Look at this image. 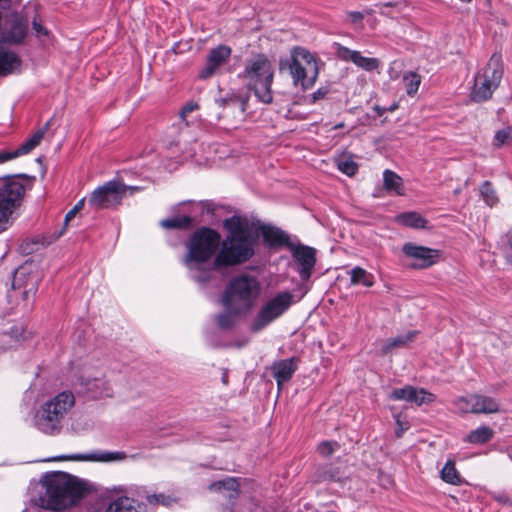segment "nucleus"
Returning a JSON list of instances; mask_svg holds the SVG:
<instances>
[{
	"mask_svg": "<svg viewBox=\"0 0 512 512\" xmlns=\"http://www.w3.org/2000/svg\"><path fill=\"white\" fill-rule=\"evenodd\" d=\"M192 218L189 216H177L160 221V226L165 229H185L190 227Z\"/></svg>",
	"mask_w": 512,
	"mask_h": 512,
	"instance_id": "nucleus-34",
	"label": "nucleus"
},
{
	"mask_svg": "<svg viewBox=\"0 0 512 512\" xmlns=\"http://www.w3.org/2000/svg\"><path fill=\"white\" fill-rule=\"evenodd\" d=\"M245 77L255 96L264 104L273 101L271 86L274 78V69L271 62L263 54L251 58L245 67Z\"/></svg>",
	"mask_w": 512,
	"mask_h": 512,
	"instance_id": "nucleus-7",
	"label": "nucleus"
},
{
	"mask_svg": "<svg viewBox=\"0 0 512 512\" xmlns=\"http://www.w3.org/2000/svg\"><path fill=\"white\" fill-rule=\"evenodd\" d=\"M80 384L85 390L93 395V397H110L112 388L109 383L102 377H90L82 374L79 378Z\"/></svg>",
	"mask_w": 512,
	"mask_h": 512,
	"instance_id": "nucleus-19",
	"label": "nucleus"
},
{
	"mask_svg": "<svg viewBox=\"0 0 512 512\" xmlns=\"http://www.w3.org/2000/svg\"><path fill=\"white\" fill-rule=\"evenodd\" d=\"M128 190L133 192L139 190V188L137 186L128 187L114 180L108 181L91 193L88 204L96 210L111 208L121 203Z\"/></svg>",
	"mask_w": 512,
	"mask_h": 512,
	"instance_id": "nucleus-10",
	"label": "nucleus"
},
{
	"mask_svg": "<svg viewBox=\"0 0 512 512\" xmlns=\"http://www.w3.org/2000/svg\"><path fill=\"white\" fill-rule=\"evenodd\" d=\"M472 399V394L468 396H460L453 400V405L455 410L458 413L467 414L472 413V409H474L473 404L474 401Z\"/></svg>",
	"mask_w": 512,
	"mask_h": 512,
	"instance_id": "nucleus-38",
	"label": "nucleus"
},
{
	"mask_svg": "<svg viewBox=\"0 0 512 512\" xmlns=\"http://www.w3.org/2000/svg\"><path fill=\"white\" fill-rule=\"evenodd\" d=\"M395 420H396V424H397L396 435H397V437H401L403 435V433L406 430H408L409 425L406 421L401 420L400 415L395 416Z\"/></svg>",
	"mask_w": 512,
	"mask_h": 512,
	"instance_id": "nucleus-49",
	"label": "nucleus"
},
{
	"mask_svg": "<svg viewBox=\"0 0 512 512\" xmlns=\"http://www.w3.org/2000/svg\"><path fill=\"white\" fill-rule=\"evenodd\" d=\"M397 221L407 227L424 228L427 221L417 212L402 213L397 216Z\"/></svg>",
	"mask_w": 512,
	"mask_h": 512,
	"instance_id": "nucleus-32",
	"label": "nucleus"
},
{
	"mask_svg": "<svg viewBox=\"0 0 512 512\" xmlns=\"http://www.w3.org/2000/svg\"><path fill=\"white\" fill-rule=\"evenodd\" d=\"M436 400V396L424 388L414 387V393H412V398L410 403H414L417 406H421L423 404H430Z\"/></svg>",
	"mask_w": 512,
	"mask_h": 512,
	"instance_id": "nucleus-35",
	"label": "nucleus"
},
{
	"mask_svg": "<svg viewBox=\"0 0 512 512\" xmlns=\"http://www.w3.org/2000/svg\"><path fill=\"white\" fill-rule=\"evenodd\" d=\"M85 199L82 198L79 200L74 207L67 212L64 218V229L68 225V223L75 217V215L83 208Z\"/></svg>",
	"mask_w": 512,
	"mask_h": 512,
	"instance_id": "nucleus-47",
	"label": "nucleus"
},
{
	"mask_svg": "<svg viewBox=\"0 0 512 512\" xmlns=\"http://www.w3.org/2000/svg\"><path fill=\"white\" fill-rule=\"evenodd\" d=\"M126 453L121 451H96L89 454H75L70 456H58L54 460H75V461H95V462H116L126 459Z\"/></svg>",
	"mask_w": 512,
	"mask_h": 512,
	"instance_id": "nucleus-17",
	"label": "nucleus"
},
{
	"mask_svg": "<svg viewBox=\"0 0 512 512\" xmlns=\"http://www.w3.org/2000/svg\"><path fill=\"white\" fill-rule=\"evenodd\" d=\"M509 261L512 263V258L508 257Z\"/></svg>",
	"mask_w": 512,
	"mask_h": 512,
	"instance_id": "nucleus-61",
	"label": "nucleus"
},
{
	"mask_svg": "<svg viewBox=\"0 0 512 512\" xmlns=\"http://www.w3.org/2000/svg\"><path fill=\"white\" fill-rule=\"evenodd\" d=\"M296 370L294 358L280 360L272 366L273 376L278 386L288 381Z\"/></svg>",
	"mask_w": 512,
	"mask_h": 512,
	"instance_id": "nucleus-23",
	"label": "nucleus"
},
{
	"mask_svg": "<svg viewBox=\"0 0 512 512\" xmlns=\"http://www.w3.org/2000/svg\"><path fill=\"white\" fill-rule=\"evenodd\" d=\"M512 140V130L507 127L497 131L493 138V144L496 147H501L504 144L509 143Z\"/></svg>",
	"mask_w": 512,
	"mask_h": 512,
	"instance_id": "nucleus-42",
	"label": "nucleus"
},
{
	"mask_svg": "<svg viewBox=\"0 0 512 512\" xmlns=\"http://www.w3.org/2000/svg\"><path fill=\"white\" fill-rule=\"evenodd\" d=\"M40 484L44 491L39 496V504L41 508L53 511L67 509L86 494L97 492L93 483L60 471L46 473Z\"/></svg>",
	"mask_w": 512,
	"mask_h": 512,
	"instance_id": "nucleus-2",
	"label": "nucleus"
},
{
	"mask_svg": "<svg viewBox=\"0 0 512 512\" xmlns=\"http://www.w3.org/2000/svg\"><path fill=\"white\" fill-rule=\"evenodd\" d=\"M480 193L488 206L492 207L498 202V197L491 182L485 181L480 187Z\"/></svg>",
	"mask_w": 512,
	"mask_h": 512,
	"instance_id": "nucleus-37",
	"label": "nucleus"
},
{
	"mask_svg": "<svg viewBox=\"0 0 512 512\" xmlns=\"http://www.w3.org/2000/svg\"><path fill=\"white\" fill-rule=\"evenodd\" d=\"M351 285H363L365 287H372L374 285V276L363 269L356 266L349 272Z\"/></svg>",
	"mask_w": 512,
	"mask_h": 512,
	"instance_id": "nucleus-30",
	"label": "nucleus"
},
{
	"mask_svg": "<svg viewBox=\"0 0 512 512\" xmlns=\"http://www.w3.org/2000/svg\"><path fill=\"white\" fill-rule=\"evenodd\" d=\"M146 500L151 505L162 504L163 506H171L173 503L176 502L175 498L164 494L147 495Z\"/></svg>",
	"mask_w": 512,
	"mask_h": 512,
	"instance_id": "nucleus-44",
	"label": "nucleus"
},
{
	"mask_svg": "<svg viewBox=\"0 0 512 512\" xmlns=\"http://www.w3.org/2000/svg\"><path fill=\"white\" fill-rule=\"evenodd\" d=\"M494 499L501 504L512 505V500L506 493L496 494L494 496Z\"/></svg>",
	"mask_w": 512,
	"mask_h": 512,
	"instance_id": "nucleus-50",
	"label": "nucleus"
},
{
	"mask_svg": "<svg viewBox=\"0 0 512 512\" xmlns=\"http://www.w3.org/2000/svg\"><path fill=\"white\" fill-rule=\"evenodd\" d=\"M344 127V123H339L334 126V129H340Z\"/></svg>",
	"mask_w": 512,
	"mask_h": 512,
	"instance_id": "nucleus-55",
	"label": "nucleus"
},
{
	"mask_svg": "<svg viewBox=\"0 0 512 512\" xmlns=\"http://www.w3.org/2000/svg\"><path fill=\"white\" fill-rule=\"evenodd\" d=\"M440 477L441 479L452 485H459L461 484V477L456 469L455 462L453 460H448L443 468L440 471Z\"/></svg>",
	"mask_w": 512,
	"mask_h": 512,
	"instance_id": "nucleus-31",
	"label": "nucleus"
},
{
	"mask_svg": "<svg viewBox=\"0 0 512 512\" xmlns=\"http://www.w3.org/2000/svg\"><path fill=\"white\" fill-rule=\"evenodd\" d=\"M224 228L228 234L223 241L220 240V249L215 256V265L219 266V270L247 262L255 254L256 240L247 218L233 216L226 219Z\"/></svg>",
	"mask_w": 512,
	"mask_h": 512,
	"instance_id": "nucleus-3",
	"label": "nucleus"
},
{
	"mask_svg": "<svg viewBox=\"0 0 512 512\" xmlns=\"http://www.w3.org/2000/svg\"><path fill=\"white\" fill-rule=\"evenodd\" d=\"M84 512H103V507L99 505L88 506Z\"/></svg>",
	"mask_w": 512,
	"mask_h": 512,
	"instance_id": "nucleus-54",
	"label": "nucleus"
},
{
	"mask_svg": "<svg viewBox=\"0 0 512 512\" xmlns=\"http://www.w3.org/2000/svg\"><path fill=\"white\" fill-rule=\"evenodd\" d=\"M259 230L264 243L269 247L285 245L287 248H289V244H292V242H290L289 235L280 228L269 225H262Z\"/></svg>",
	"mask_w": 512,
	"mask_h": 512,
	"instance_id": "nucleus-20",
	"label": "nucleus"
},
{
	"mask_svg": "<svg viewBox=\"0 0 512 512\" xmlns=\"http://www.w3.org/2000/svg\"><path fill=\"white\" fill-rule=\"evenodd\" d=\"M416 335V331H410L406 334L398 335L394 338L387 339L381 346V353L387 355L396 348L405 347L408 343L412 342Z\"/></svg>",
	"mask_w": 512,
	"mask_h": 512,
	"instance_id": "nucleus-26",
	"label": "nucleus"
},
{
	"mask_svg": "<svg viewBox=\"0 0 512 512\" xmlns=\"http://www.w3.org/2000/svg\"><path fill=\"white\" fill-rule=\"evenodd\" d=\"M327 91L324 89H318L316 92L313 93L312 98L313 101H317L319 99H322L326 95Z\"/></svg>",
	"mask_w": 512,
	"mask_h": 512,
	"instance_id": "nucleus-53",
	"label": "nucleus"
},
{
	"mask_svg": "<svg viewBox=\"0 0 512 512\" xmlns=\"http://www.w3.org/2000/svg\"><path fill=\"white\" fill-rule=\"evenodd\" d=\"M226 375L223 377V382L226 383Z\"/></svg>",
	"mask_w": 512,
	"mask_h": 512,
	"instance_id": "nucleus-59",
	"label": "nucleus"
},
{
	"mask_svg": "<svg viewBox=\"0 0 512 512\" xmlns=\"http://www.w3.org/2000/svg\"><path fill=\"white\" fill-rule=\"evenodd\" d=\"M379 13L383 16L395 18L406 7L404 2H386L376 5Z\"/></svg>",
	"mask_w": 512,
	"mask_h": 512,
	"instance_id": "nucleus-33",
	"label": "nucleus"
},
{
	"mask_svg": "<svg viewBox=\"0 0 512 512\" xmlns=\"http://www.w3.org/2000/svg\"><path fill=\"white\" fill-rule=\"evenodd\" d=\"M288 249L301 280H309L316 264V250L310 246L300 243L289 244Z\"/></svg>",
	"mask_w": 512,
	"mask_h": 512,
	"instance_id": "nucleus-12",
	"label": "nucleus"
},
{
	"mask_svg": "<svg viewBox=\"0 0 512 512\" xmlns=\"http://www.w3.org/2000/svg\"><path fill=\"white\" fill-rule=\"evenodd\" d=\"M503 76L501 57L492 55L485 67L474 77L470 97L474 102H484L490 99L497 89Z\"/></svg>",
	"mask_w": 512,
	"mask_h": 512,
	"instance_id": "nucleus-8",
	"label": "nucleus"
},
{
	"mask_svg": "<svg viewBox=\"0 0 512 512\" xmlns=\"http://www.w3.org/2000/svg\"><path fill=\"white\" fill-rule=\"evenodd\" d=\"M414 393V386L406 385L403 388L394 389L391 392L390 398L393 400L410 402Z\"/></svg>",
	"mask_w": 512,
	"mask_h": 512,
	"instance_id": "nucleus-40",
	"label": "nucleus"
},
{
	"mask_svg": "<svg viewBox=\"0 0 512 512\" xmlns=\"http://www.w3.org/2000/svg\"><path fill=\"white\" fill-rule=\"evenodd\" d=\"M383 185L384 188L389 192H394L397 195L404 194V187L401 177L391 170L387 169L384 171Z\"/></svg>",
	"mask_w": 512,
	"mask_h": 512,
	"instance_id": "nucleus-29",
	"label": "nucleus"
},
{
	"mask_svg": "<svg viewBox=\"0 0 512 512\" xmlns=\"http://www.w3.org/2000/svg\"><path fill=\"white\" fill-rule=\"evenodd\" d=\"M260 293V284L255 277L241 275L233 278L226 287L221 302L234 313H243L252 308Z\"/></svg>",
	"mask_w": 512,
	"mask_h": 512,
	"instance_id": "nucleus-5",
	"label": "nucleus"
},
{
	"mask_svg": "<svg viewBox=\"0 0 512 512\" xmlns=\"http://www.w3.org/2000/svg\"><path fill=\"white\" fill-rule=\"evenodd\" d=\"M338 448L339 444L335 441H323L318 445L317 451L326 458L331 456Z\"/></svg>",
	"mask_w": 512,
	"mask_h": 512,
	"instance_id": "nucleus-45",
	"label": "nucleus"
},
{
	"mask_svg": "<svg viewBox=\"0 0 512 512\" xmlns=\"http://www.w3.org/2000/svg\"><path fill=\"white\" fill-rule=\"evenodd\" d=\"M75 404V397L71 391H62L45 402L36 418V427L39 431L54 435L60 432L62 421Z\"/></svg>",
	"mask_w": 512,
	"mask_h": 512,
	"instance_id": "nucleus-6",
	"label": "nucleus"
},
{
	"mask_svg": "<svg viewBox=\"0 0 512 512\" xmlns=\"http://www.w3.org/2000/svg\"><path fill=\"white\" fill-rule=\"evenodd\" d=\"M33 29L35 30L37 35H46L47 34V30L40 23H38L36 21L33 22Z\"/></svg>",
	"mask_w": 512,
	"mask_h": 512,
	"instance_id": "nucleus-52",
	"label": "nucleus"
},
{
	"mask_svg": "<svg viewBox=\"0 0 512 512\" xmlns=\"http://www.w3.org/2000/svg\"><path fill=\"white\" fill-rule=\"evenodd\" d=\"M108 492L115 498L103 507V512H140V500L132 497V492L128 487L113 486L108 489Z\"/></svg>",
	"mask_w": 512,
	"mask_h": 512,
	"instance_id": "nucleus-13",
	"label": "nucleus"
},
{
	"mask_svg": "<svg viewBox=\"0 0 512 512\" xmlns=\"http://www.w3.org/2000/svg\"><path fill=\"white\" fill-rule=\"evenodd\" d=\"M237 314L227 309L226 312L217 315L216 322L220 328L229 329L233 326L234 318Z\"/></svg>",
	"mask_w": 512,
	"mask_h": 512,
	"instance_id": "nucleus-43",
	"label": "nucleus"
},
{
	"mask_svg": "<svg viewBox=\"0 0 512 512\" xmlns=\"http://www.w3.org/2000/svg\"><path fill=\"white\" fill-rule=\"evenodd\" d=\"M199 109V104L196 101H189L187 102L180 110L179 115L182 120L186 121L187 116L193 112Z\"/></svg>",
	"mask_w": 512,
	"mask_h": 512,
	"instance_id": "nucleus-48",
	"label": "nucleus"
},
{
	"mask_svg": "<svg viewBox=\"0 0 512 512\" xmlns=\"http://www.w3.org/2000/svg\"><path fill=\"white\" fill-rule=\"evenodd\" d=\"M406 92L409 96H413L417 93L421 79L420 76L413 72L405 73L403 76Z\"/></svg>",
	"mask_w": 512,
	"mask_h": 512,
	"instance_id": "nucleus-36",
	"label": "nucleus"
},
{
	"mask_svg": "<svg viewBox=\"0 0 512 512\" xmlns=\"http://www.w3.org/2000/svg\"><path fill=\"white\" fill-rule=\"evenodd\" d=\"M343 58L351 61L359 68L371 72L378 69L380 61L377 58L365 57L359 51L351 50L349 48L343 49Z\"/></svg>",
	"mask_w": 512,
	"mask_h": 512,
	"instance_id": "nucleus-21",
	"label": "nucleus"
},
{
	"mask_svg": "<svg viewBox=\"0 0 512 512\" xmlns=\"http://www.w3.org/2000/svg\"><path fill=\"white\" fill-rule=\"evenodd\" d=\"M293 298L291 292L283 291L267 300L253 319L250 330L254 333L260 332L281 317L291 307Z\"/></svg>",
	"mask_w": 512,
	"mask_h": 512,
	"instance_id": "nucleus-9",
	"label": "nucleus"
},
{
	"mask_svg": "<svg viewBox=\"0 0 512 512\" xmlns=\"http://www.w3.org/2000/svg\"><path fill=\"white\" fill-rule=\"evenodd\" d=\"M48 123L45 127L36 131L29 139H27L23 144L19 146L14 151L11 152H0V163H4L6 161L15 159L21 155H25L30 153L36 146H38L43 139Z\"/></svg>",
	"mask_w": 512,
	"mask_h": 512,
	"instance_id": "nucleus-18",
	"label": "nucleus"
},
{
	"mask_svg": "<svg viewBox=\"0 0 512 512\" xmlns=\"http://www.w3.org/2000/svg\"><path fill=\"white\" fill-rule=\"evenodd\" d=\"M471 400L474 401L472 414H492L499 411V404L492 397L481 394H472Z\"/></svg>",
	"mask_w": 512,
	"mask_h": 512,
	"instance_id": "nucleus-24",
	"label": "nucleus"
},
{
	"mask_svg": "<svg viewBox=\"0 0 512 512\" xmlns=\"http://www.w3.org/2000/svg\"><path fill=\"white\" fill-rule=\"evenodd\" d=\"M230 55L231 49L226 45H219L212 49L208 54L205 67L199 73L200 78L211 77L229 59Z\"/></svg>",
	"mask_w": 512,
	"mask_h": 512,
	"instance_id": "nucleus-16",
	"label": "nucleus"
},
{
	"mask_svg": "<svg viewBox=\"0 0 512 512\" xmlns=\"http://www.w3.org/2000/svg\"><path fill=\"white\" fill-rule=\"evenodd\" d=\"M37 512H45L43 509H37Z\"/></svg>",
	"mask_w": 512,
	"mask_h": 512,
	"instance_id": "nucleus-60",
	"label": "nucleus"
},
{
	"mask_svg": "<svg viewBox=\"0 0 512 512\" xmlns=\"http://www.w3.org/2000/svg\"><path fill=\"white\" fill-rule=\"evenodd\" d=\"M22 180L23 178L19 176H11L3 180H0V197H3V195H7V192L9 191L12 182H21Z\"/></svg>",
	"mask_w": 512,
	"mask_h": 512,
	"instance_id": "nucleus-46",
	"label": "nucleus"
},
{
	"mask_svg": "<svg viewBox=\"0 0 512 512\" xmlns=\"http://www.w3.org/2000/svg\"><path fill=\"white\" fill-rule=\"evenodd\" d=\"M337 168L347 176H353L358 170V165L352 159H338Z\"/></svg>",
	"mask_w": 512,
	"mask_h": 512,
	"instance_id": "nucleus-41",
	"label": "nucleus"
},
{
	"mask_svg": "<svg viewBox=\"0 0 512 512\" xmlns=\"http://www.w3.org/2000/svg\"><path fill=\"white\" fill-rule=\"evenodd\" d=\"M494 436V431L486 425L480 426L472 430L464 439L465 442L470 444H485L489 442Z\"/></svg>",
	"mask_w": 512,
	"mask_h": 512,
	"instance_id": "nucleus-28",
	"label": "nucleus"
},
{
	"mask_svg": "<svg viewBox=\"0 0 512 512\" xmlns=\"http://www.w3.org/2000/svg\"><path fill=\"white\" fill-rule=\"evenodd\" d=\"M509 247H510V249L512 250V237H511V238H510V240H509Z\"/></svg>",
	"mask_w": 512,
	"mask_h": 512,
	"instance_id": "nucleus-56",
	"label": "nucleus"
},
{
	"mask_svg": "<svg viewBox=\"0 0 512 512\" xmlns=\"http://www.w3.org/2000/svg\"><path fill=\"white\" fill-rule=\"evenodd\" d=\"M64 232V229L62 231L59 232L58 236L57 237H60Z\"/></svg>",
	"mask_w": 512,
	"mask_h": 512,
	"instance_id": "nucleus-58",
	"label": "nucleus"
},
{
	"mask_svg": "<svg viewBox=\"0 0 512 512\" xmlns=\"http://www.w3.org/2000/svg\"><path fill=\"white\" fill-rule=\"evenodd\" d=\"M220 234L211 228L196 230L186 244L183 263L189 276L198 284L205 285L216 279L219 266L215 265V253L220 248Z\"/></svg>",
	"mask_w": 512,
	"mask_h": 512,
	"instance_id": "nucleus-1",
	"label": "nucleus"
},
{
	"mask_svg": "<svg viewBox=\"0 0 512 512\" xmlns=\"http://www.w3.org/2000/svg\"><path fill=\"white\" fill-rule=\"evenodd\" d=\"M280 71H288L294 86L310 89L316 82L319 74L315 56L303 47L291 49L290 56L280 59Z\"/></svg>",
	"mask_w": 512,
	"mask_h": 512,
	"instance_id": "nucleus-4",
	"label": "nucleus"
},
{
	"mask_svg": "<svg viewBox=\"0 0 512 512\" xmlns=\"http://www.w3.org/2000/svg\"><path fill=\"white\" fill-rule=\"evenodd\" d=\"M377 111H378V115H381L382 114V110L378 107H376Z\"/></svg>",
	"mask_w": 512,
	"mask_h": 512,
	"instance_id": "nucleus-57",
	"label": "nucleus"
},
{
	"mask_svg": "<svg viewBox=\"0 0 512 512\" xmlns=\"http://www.w3.org/2000/svg\"><path fill=\"white\" fill-rule=\"evenodd\" d=\"M28 23L19 14H11L5 21L2 31L1 40L4 43L19 44L27 34Z\"/></svg>",
	"mask_w": 512,
	"mask_h": 512,
	"instance_id": "nucleus-15",
	"label": "nucleus"
},
{
	"mask_svg": "<svg viewBox=\"0 0 512 512\" xmlns=\"http://www.w3.org/2000/svg\"><path fill=\"white\" fill-rule=\"evenodd\" d=\"M239 484L236 478H226L224 480L215 481L209 485V490L221 492L228 500H235L238 496Z\"/></svg>",
	"mask_w": 512,
	"mask_h": 512,
	"instance_id": "nucleus-25",
	"label": "nucleus"
},
{
	"mask_svg": "<svg viewBox=\"0 0 512 512\" xmlns=\"http://www.w3.org/2000/svg\"><path fill=\"white\" fill-rule=\"evenodd\" d=\"M402 251L407 258L413 260L411 267L414 269H425L434 265L439 258V250L420 246L407 242L403 245Z\"/></svg>",
	"mask_w": 512,
	"mask_h": 512,
	"instance_id": "nucleus-14",
	"label": "nucleus"
},
{
	"mask_svg": "<svg viewBox=\"0 0 512 512\" xmlns=\"http://www.w3.org/2000/svg\"><path fill=\"white\" fill-rule=\"evenodd\" d=\"M19 66L20 59L14 52L0 49V75L11 74Z\"/></svg>",
	"mask_w": 512,
	"mask_h": 512,
	"instance_id": "nucleus-27",
	"label": "nucleus"
},
{
	"mask_svg": "<svg viewBox=\"0 0 512 512\" xmlns=\"http://www.w3.org/2000/svg\"><path fill=\"white\" fill-rule=\"evenodd\" d=\"M340 479L338 472L332 466L321 468L316 475V481L318 482H335Z\"/></svg>",
	"mask_w": 512,
	"mask_h": 512,
	"instance_id": "nucleus-39",
	"label": "nucleus"
},
{
	"mask_svg": "<svg viewBox=\"0 0 512 512\" xmlns=\"http://www.w3.org/2000/svg\"><path fill=\"white\" fill-rule=\"evenodd\" d=\"M249 100L248 93L232 94L228 97L219 98L216 103L219 107L230 109L232 112H238L243 115L247 109Z\"/></svg>",
	"mask_w": 512,
	"mask_h": 512,
	"instance_id": "nucleus-22",
	"label": "nucleus"
},
{
	"mask_svg": "<svg viewBox=\"0 0 512 512\" xmlns=\"http://www.w3.org/2000/svg\"><path fill=\"white\" fill-rule=\"evenodd\" d=\"M25 194V180L12 182L7 195L0 197V233L6 231L14 221V214Z\"/></svg>",
	"mask_w": 512,
	"mask_h": 512,
	"instance_id": "nucleus-11",
	"label": "nucleus"
},
{
	"mask_svg": "<svg viewBox=\"0 0 512 512\" xmlns=\"http://www.w3.org/2000/svg\"><path fill=\"white\" fill-rule=\"evenodd\" d=\"M348 17L353 23H358L363 20L364 14L359 11H352L348 13Z\"/></svg>",
	"mask_w": 512,
	"mask_h": 512,
	"instance_id": "nucleus-51",
	"label": "nucleus"
}]
</instances>
